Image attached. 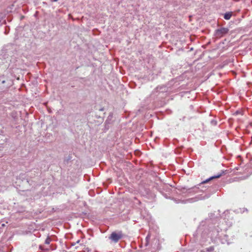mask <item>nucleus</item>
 Here are the masks:
<instances>
[{"label": "nucleus", "instance_id": "f257e3e1", "mask_svg": "<svg viewBox=\"0 0 252 252\" xmlns=\"http://www.w3.org/2000/svg\"><path fill=\"white\" fill-rule=\"evenodd\" d=\"M229 30L227 28H221L216 30L214 35L217 38H220L228 33Z\"/></svg>", "mask_w": 252, "mask_h": 252}, {"label": "nucleus", "instance_id": "f03ea898", "mask_svg": "<svg viewBox=\"0 0 252 252\" xmlns=\"http://www.w3.org/2000/svg\"><path fill=\"white\" fill-rule=\"evenodd\" d=\"M122 237V235L121 233H116L115 232H113L111 233V235L109 237V239L111 240L115 243H117L118 241L121 239Z\"/></svg>", "mask_w": 252, "mask_h": 252}, {"label": "nucleus", "instance_id": "7ed1b4c3", "mask_svg": "<svg viewBox=\"0 0 252 252\" xmlns=\"http://www.w3.org/2000/svg\"><path fill=\"white\" fill-rule=\"evenodd\" d=\"M209 197V195H207V196H206V197L202 196L200 195V196L195 197L194 198H191V199H189V202H192L196 201L198 200H202V199H204L205 198H208Z\"/></svg>", "mask_w": 252, "mask_h": 252}, {"label": "nucleus", "instance_id": "20e7f679", "mask_svg": "<svg viewBox=\"0 0 252 252\" xmlns=\"http://www.w3.org/2000/svg\"><path fill=\"white\" fill-rule=\"evenodd\" d=\"M223 173V172H222L221 173L218 174L217 175H215V176H212V177H210L209 178L206 179L204 181H203L202 183H203V184L206 183H208L209 181H210L211 180H213V179H216V178H220V177L221 176V175H222Z\"/></svg>", "mask_w": 252, "mask_h": 252}, {"label": "nucleus", "instance_id": "39448f33", "mask_svg": "<svg viewBox=\"0 0 252 252\" xmlns=\"http://www.w3.org/2000/svg\"><path fill=\"white\" fill-rule=\"evenodd\" d=\"M232 16V12H227L224 14V18L225 20H229Z\"/></svg>", "mask_w": 252, "mask_h": 252}, {"label": "nucleus", "instance_id": "423d86ee", "mask_svg": "<svg viewBox=\"0 0 252 252\" xmlns=\"http://www.w3.org/2000/svg\"><path fill=\"white\" fill-rule=\"evenodd\" d=\"M50 242H51V239L48 237L46 239V240L45 241V243L46 244L48 245L50 244Z\"/></svg>", "mask_w": 252, "mask_h": 252}, {"label": "nucleus", "instance_id": "0eeeda50", "mask_svg": "<svg viewBox=\"0 0 252 252\" xmlns=\"http://www.w3.org/2000/svg\"><path fill=\"white\" fill-rule=\"evenodd\" d=\"M5 82V81H2V83H4Z\"/></svg>", "mask_w": 252, "mask_h": 252}, {"label": "nucleus", "instance_id": "6e6552de", "mask_svg": "<svg viewBox=\"0 0 252 252\" xmlns=\"http://www.w3.org/2000/svg\"><path fill=\"white\" fill-rule=\"evenodd\" d=\"M79 242V240H78V241H77L76 242V243H78Z\"/></svg>", "mask_w": 252, "mask_h": 252}, {"label": "nucleus", "instance_id": "1a4fd4ad", "mask_svg": "<svg viewBox=\"0 0 252 252\" xmlns=\"http://www.w3.org/2000/svg\"><path fill=\"white\" fill-rule=\"evenodd\" d=\"M2 226H4V224H2Z\"/></svg>", "mask_w": 252, "mask_h": 252}]
</instances>
